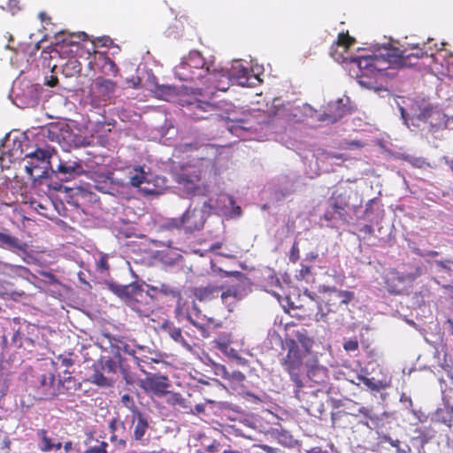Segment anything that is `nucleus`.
Instances as JSON below:
<instances>
[{"label":"nucleus","instance_id":"42","mask_svg":"<svg viewBox=\"0 0 453 453\" xmlns=\"http://www.w3.org/2000/svg\"><path fill=\"white\" fill-rule=\"evenodd\" d=\"M317 308H318V311L315 314V319L317 321H325L327 314L330 311H327V307L326 305L323 306L322 303L319 301H317Z\"/></svg>","mask_w":453,"mask_h":453},{"label":"nucleus","instance_id":"34","mask_svg":"<svg viewBox=\"0 0 453 453\" xmlns=\"http://www.w3.org/2000/svg\"><path fill=\"white\" fill-rule=\"evenodd\" d=\"M147 181V176L142 168H135L134 173L130 176V183L134 187H140Z\"/></svg>","mask_w":453,"mask_h":453},{"label":"nucleus","instance_id":"52","mask_svg":"<svg viewBox=\"0 0 453 453\" xmlns=\"http://www.w3.org/2000/svg\"><path fill=\"white\" fill-rule=\"evenodd\" d=\"M343 348L347 351H355L358 348V343L356 340H349L344 342Z\"/></svg>","mask_w":453,"mask_h":453},{"label":"nucleus","instance_id":"23","mask_svg":"<svg viewBox=\"0 0 453 453\" xmlns=\"http://www.w3.org/2000/svg\"><path fill=\"white\" fill-rule=\"evenodd\" d=\"M189 104L194 111L196 119H206V117L199 114V111L212 112L218 110V107L214 103L203 101L200 99H196L194 102H191Z\"/></svg>","mask_w":453,"mask_h":453},{"label":"nucleus","instance_id":"54","mask_svg":"<svg viewBox=\"0 0 453 453\" xmlns=\"http://www.w3.org/2000/svg\"><path fill=\"white\" fill-rule=\"evenodd\" d=\"M289 258L293 262H296L299 258V249L296 243H294L291 248Z\"/></svg>","mask_w":453,"mask_h":453},{"label":"nucleus","instance_id":"38","mask_svg":"<svg viewBox=\"0 0 453 453\" xmlns=\"http://www.w3.org/2000/svg\"><path fill=\"white\" fill-rule=\"evenodd\" d=\"M159 292L164 294L165 296H169L173 297H178L180 296V292L178 288L171 287L167 284H161L158 288Z\"/></svg>","mask_w":453,"mask_h":453},{"label":"nucleus","instance_id":"48","mask_svg":"<svg viewBox=\"0 0 453 453\" xmlns=\"http://www.w3.org/2000/svg\"><path fill=\"white\" fill-rule=\"evenodd\" d=\"M117 367L116 362L112 359L106 360L103 365V370L107 372H116Z\"/></svg>","mask_w":453,"mask_h":453},{"label":"nucleus","instance_id":"22","mask_svg":"<svg viewBox=\"0 0 453 453\" xmlns=\"http://www.w3.org/2000/svg\"><path fill=\"white\" fill-rule=\"evenodd\" d=\"M185 64L192 70H200L199 73H202L203 76L209 72V67L203 69L205 65V61L198 51H191L188 58H183Z\"/></svg>","mask_w":453,"mask_h":453},{"label":"nucleus","instance_id":"7","mask_svg":"<svg viewBox=\"0 0 453 453\" xmlns=\"http://www.w3.org/2000/svg\"><path fill=\"white\" fill-rule=\"evenodd\" d=\"M222 76H226L229 81L242 87H253L257 81H259L256 75H250V71L239 60H235L231 69Z\"/></svg>","mask_w":453,"mask_h":453},{"label":"nucleus","instance_id":"41","mask_svg":"<svg viewBox=\"0 0 453 453\" xmlns=\"http://www.w3.org/2000/svg\"><path fill=\"white\" fill-rule=\"evenodd\" d=\"M121 403L125 407H127L128 410L132 411L133 415H134L135 412H140L138 408L135 406L133 398L128 394H125L122 395Z\"/></svg>","mask_w":453,"mask_h":453},{"label":"nucleus","instance_id":"1","mask_svg":"<svg viewBox=\"0 0 453 453\" xmlns=\"http://www.w3.org/2000/svg\"><path fill=\"white\" fill-rule=\"evenodd\" d=\"M372 56L366 57H343L341 53L342 62H349L356 66L351 71L356 74L360 86L368 89L380 90L382 87V80L385 70L389 64H403L411 57L422 58L425 52L417 45L409 52L406 49L400 50L391 47L389 44H376Z\"/></svg>","mask_w":453,"mask_h":453},{"label":"nucleus","instance_id":"31","mask_svg":"<svg viewBox=\"0 0 453 453\" xmlns=\"http://www.w3.org/2000/svg\"><path fill=\"white\" fill-rule=\"evenodd\" d=\"M357 378L359 381H362L368 388L374 391H380V389L387 387L386 383H384L382 380H376L374 378H367L363 375H357Z\"/></svg>","mask_w":453,"mask_h":453},{"label":"nucleus","instance_id":"10","mask_svg":"<svg viewBox=\"0 0 453 453\" xmlns=\"http://www.w3.org/2000/svg\"><path fill=\"white\" fill-rule=\"evenodd\" d=\"M83 172L81 165L77 161H59L57 169L51 167L50 177L55 176L62 181H68Z\"/></svg>","mask_w":453,"mask_h":453},{"label":"nucleus","instance_id":"19","mask_svg":"<svg viewBox=\"0 0 453 453\" xmlns=\"http://www.w3.org/2000/svg\"><path fill=\"white\" fill-rule=\"evenodd\" d=\"M162 329L176 342L181 344L187 349L190 350L191 346L185 340L180 328L173 326V323L165 321L162 324Z\"/></svg>","mask_w":453,"mask_h":453},{"label":"nucleus","instance_id":"6","mask_svg":"<svg viewBox=\"0 0 453 453\" xmlns=\"http://www.w3.org/2000/svg\"><path fill=\"white\" fill-rule=\"evenodd\" d=\"M207 216L209 213L203 206L201 210L189 206L181 216L182 229L189 234L200 231L204 226Z\"/></svg>","mask_w":453,"mask_h":453},{"label":"nucleus","instance_id":"63","mask_svg":"<svg viewBox=\"0 0 453 453\" xmlns=\"http://www.w3.org/2000/svg\"><path fill=\"white\" fill-rule=\"evenodd\" d=\"M188 319L189 320V322L194 325L195 326L198 327V328H201V326L193 319L192 317V313L191 312H188Z\"/></svg>","mask_w":453,"mask_h":453},{"label":"nucleus","instance_id":"40","mask_svg":"<svg viewBox=\"0 0 453 453\" xmlns=\"http://www.w3.org/2000/svg\"><path fill=\"white\" fill-rule=\"evenodd\" d=\"M38 434L42 438V441H41V443H40V446H39L41 450H42V451H50V450H51L52 449V445H51L52 442H51V440L47 437L46 431L41 430V431H39Z\"/></svg>","mask_w":453,"mask_h":453},{"label":"nucleus","instance_id":"17","mask_svg":"<svg viewBox=\"0 0 453 453\" xmlns=\"http://www.w3.org/2000/svg\"><path fill=\"white\" fill-rule=\"evenodd\" d=\"M134 421H136V425L134 430V438L135 441H141L149 428V419L145 414L140 411L133 415L132 423Z\"/></svg>","mask_w":453,"mask_h":453},{"label":"nucleus","instance_id":"3","mask_svg":"<svg viewBox=\"0 0 453 453\" xmlns=\"http://www.w3.org/2000/svg\"><path fill=\"white\" fill-rule=\"evenodd\" d=\"M288 348V354L283 360L284 369L289 374L290 380L294 382L296 389L294 391L295 396L301 399V389L303 388V382L301 377V370L303 366V351L297 345L296 341L291 340L287 342Z\"/></svg>","mask_w":453,"mask_h":453},{"label":"nucleus","instance_id":"61","mask_svg":"<svg viewBox=\"0 0 453 453\" xmlns=\"http://www.w3.org/2000/svg\"><path fill=\"white\" fill-rule=\"evenodd\" d=\"M417 254L420 255V256H431V257H435L438 255V252L437 251H434V250H430V251H423V252H420L419 250L417 251Z\"/></svg>","mask_w":453,"mask_h":453},{"label":"nucleus","instance_id":"46","mask_svg":"<svg viewBox=\"0 0 453 453\" xmlns=\"http://www.w3.org/2000/svg\"><path fill=\"white\" fill-rule=\"evenodd\" d=\"M164 226L167 229H171V228H177V229L181 228L182 229V219H181V217L170 219L169 220H167L165 223Z\"/></svg>","mask_w":453,"mask_h":453},{"label":"nucleus","instance_id":"15","mask_svg":"<svg viewBox=\"0 0 453 453\" xmlns=\"http://www.w3.org/2000/svg\"><path fill=\"white\" fill-rule=\"evenodd\" d=\"M108 288L116 296L122 299H130L140 289L135 283L127 285H119L117 283H108Z\"/></svg>","mask_w":453,"mask_h":453},{"label":"nucleus","instance_id":"21","mask_svg":"<svg viewBox=\"0 0 453 453\" xmlns=\"http://www.w3.org/2000/svg\"><path fill=\"white\" fill-rule=\"evenodd\" d=\"M175 76L180 81H195L203 77L202 73H196V72L190 69L185 61H182L174 68Z\"/></svg>","mask_w":453,"mask_h":453},{"label":"nucleus","instance_id":"18","mask_svg":"<svg viewBox=\"0 0 453 453\" xmlns=\"http://www.w3.org/2000/svg\"><path fill=\"white\" fill-rule=\"evenodd\" d=\"M421 273H422V272H421V269H419V268H417L416 272L413 273H407V274L402 273L401 274L399 273H392L391 278L388 279V286L390 288V292L399 293L401 291V288H399L398 285L395 284V286H390L389 282L391 280L392 281L397 280L401 284L405 283L407 281L411 282L413 280H415L416 278H418V276H420Z\"/></svg>","mask_w":453,"mask_h":453},{"label":"nucleus","instance_id":"62","mask_svg":"<svg viewBox=\"0 0 453 453\" xmlns=\"http://www.w3.org/2000/svg\"><path fill=\"white\" fill-rule=\"evenodd\" d=\"M318 256H319L318 253L310 252L306 255L305 260L313 261V260L317 259Z\"/></svg>","mask_w":453,"mask_h":453},{"label":"nucleus","instance_id":"59","mask_svg":"<svg viewBox=\"0 0 453 453\" xmlns=\"http://www.w3.org/2000/svg\"><path fill=\"white\" fill-rule=\"evenodd\" d=\"M401 403H406V408H411L412 406V401L411 398L405 394H403L400 398Z\"/></svg>","mask_w":453,"mask_h":453},{"label":"nucleus","instance_id":"27","mask_svg":"<svg viewBox=\"0 0 453 453\" xmlns=\"http://www.w3.org/2000/svg\"><path fill=\"white\" fill-rule=\"evenodd\" d=\"M220 297L223 303L228 308V311H232L235 303L241 300L239 292L234 287H231L226 291L221 292Z\"/></svg>","mask_w":453,"mask_h":453},{"label":"nucleus","instance_id":"55","mask_svg":"<svg viewBox=\"0 0 453 453\" xmlns=\"http://www.w3.org/2000/svg\"><path fill=\"white\" fill-rule=\"evenodd\" d=\"M98 269L101 271H106L108 269L107 257L102 256L96 263Z\"/></svg>","mask_w":453,"mask_h":453},{"label":"nucleus","instance_id":"36","mask_svg":"<svg viewBox=\"0 0 453 453\" xmlns=\"http://www.w3.org/2000/svg\"><path fill=\"white\" fill-rule=\"evenodd\" d=\"M296 338L297 342H296L297 343V345L299 346L300 344L303 351L309 352L311 348L312 347L313 341L305 333L302 332L297 333Z\"/></svg>","mask_w":453,"mask_h":453},{"label":"nucleus","instance_id":"39","mask_svg":"<svg viewBox=\"0 0 453 453\" xmlns=\"http://www.w3.org/2000/svg\"><path fill=\"white\" fill-rule=\"evenodd\" d=\"M158 91L160 96L166 101H170L176 94V88L171 86H162Z\"/></svg>","mask_w":453,"mask_h":453},{"label":"nucleus","instance_id":"11","mask_svg":"<svg viewBox=\"0 0 453 453\" xmlns=\"http://www.w3.org/2000/svg\"><path fill=\"white\" fill-rule=\"evenodd\" d=\"M203 208L210 214H226L234 207V200L227 195H219L216 198H210L203 202Z\"/></svg>","mask_w":453,"mask_h":453},{"label":"nucleus","instance_id":"45","mask_svg":"<svg viewBox=\"0 0 453 453\" xmlns=\"http://www.w3.org/2000/svg\"><path fill=\"white\" fill-rule=\"evenodd\" d=\"M353 39L349 35L344 34H340L338 36V46L343 49V51H346V49L352 43Z\"/></svg>","mask_w":453,"mask_h":453},{"label":"nucleus","instance_id":"12","mask_svg":"<svg viewBox=\"0 0 453 453\" xmlns=\"http://www.w3.org/2000/svg\"><path fill=\"white\" fill-rule=\"evenodd\" d=\"M346 111L347 105L344 104L343 99L338 98L327 104L325 112L319 116V120L336 122L342 118Z\"/></svg>","mask_w":453,"mask_h":453},{"label":"nucleus","instance_id":"58","mask_svg":"<svg viewBox=\"0 0 453 453\" xmlns=\"http://www.w3.org/2000/svg\"><path fill=\"white\" fill-rule=\"evenodd\" d=\"M311 273V267L305 265H302V268L299 272V275L302 279H304L306 275Z\"/></svg>","mask_w":453,"mask_h":453},{"label":"nucleus","instance_id":"47","mask_svg":"<svg viewBox=\"0 0 453 453\" xmlns=\"http://www.w3.org/2000/svg\"><path fill=\"white\" fill-rule=\"evenodd\" d=\"M219 349L230 357L236 358L238 356L237 351L226 343H220Z\"/></svg>","mask_w":453,"mask_h":453},{"label":"nucleus","instance_id":"16","mask_svg":"<svg viewBox=\"0 0 453 453\" xmlns=\"http://www.w3.org/2000/svg\"><path fill=\"white\" fill-rule=\"evenodd\" d=\"M167 387V378L165 376L153 375L146 378L142 382V388L145 390L153 391L155 393L163 392Z\"/></svg>","mask_w":453,"mask_h":453},{"label":"nucleus","instance_id":"26","mask_svg":"<svg viewBox=\"0 0 453 453\" xmlns=\"http://www.w3.org/2000/svg\"><path fill=\"white\" fill-rule=\"evenodd\" d=\"M111 347L115 349L113 350L115 355L119 357L120 352L127 353L130 356L134 357L135 350L124 341L115 338V337H108Z\"/></svg>","mask_w":453,"mask_h":453},{"label":"nucleus","instance_id":"56","mask_svg":"<svg viewBox=\"0 0 453 453\" xmlns=\"http://www.w3.org/2000/svg\"><path fill=\"white\" fill-rule=\"evenodd\" d=\"M257 447L260 448L261 449H263L266 453H277L279 451V449L271 447V446L266 445V444H258V445H257Z\"/></svg>","mask_w":453,"mask_h":453},{"label":"nucleus","instance_id":"57","mask_svg":"<svg viewBox=\"0 0 453 453\" xmlns=\"http://www.w3.org/2000/svg\"><path fill=\"white\" fill-rule=\"evenodd\" d=\"M228 378H232L237 381H242L245 379V376L242 372L235 371L233 372L232 374L228 376Z\"/></svg>","mask_w":453,"mask_h":453},{"label":"nucleus","instance_id":"30","mask_svg":"<svg viewBox=\"0 0 453 453\" xmlns=\"http://www.w3.org/2000/svg\"><path fill=\"white\" fill-rule=\"evenodd\" d=\"M81 71V63L74 58L69 59L64 65H63V73L65 77H73L76 74L80 73Z\"/></svg>","mask_w":453,"mask_h":453},{"label":"nucleus","instance_id":"64","mask_svg":"<svg viewBox=\"0 0 453 453\" xmlns=\"http://www.w3.org/2000/svg\"><path fill=\"white\" fill-rule=\"evenodd\" d=\"M307 453H326V452L323 451L320 448H312Z\"/></svg>","mask_w":453,"mask_h":453},{"label":"nucleus","instance_id":"37","mask_svg":"<svg viewBox=\"0 0 453 453\" xmlns=\"http://www.w3.org/2000/svg\"><path fill=\"white\" fill-rule=\"evenodd\" d=\"M384 441L395 448L397 453L411 452V447L409 445L405 444L403 447H401L400 441L398 440H393L390 436H385Z\"/></svg>","mask_w":453,"mask_h":453},{"label":"nucleus","instance_id":"33","mask_svg":"<svg viewBox=\"0 0 453 453\" xmlns=\"http://www.w3.org/2000/svg\"><path fill=\"white\" fill-rule=\"evenodd\" d=\"M109 429L111 434H118L124 436L127 434L126 425L123 421L114 418L109 423Z\"/></svg>","mask_w":453,"mask_h":453},{"label":"nucleus","instance_id":"14","mask_svg":"<svg viewBox=\"0 0 453 453\" xmlns=\"http://www.w3.org/2000/svg\"><path fill=\"white\" fill-rule=\"evenodd\" d=\"M0 247L12 252H26L27 245L17 237L0 232Z\"/></svg>","mask_w":453,"mask_h":453},{"label":"nucleus","instance_id":"53","mask_svg":"<svg viewBox=\"0 0 453 453\" xmlns=\"http://www.w3.org/2000/svg\"><path fill=\"white\" fill-rule=\"evenodd\" d=\"M216 374L220 375L222 378H228L229 373L226 371V368L221 365H215Z\"/></svg>","mask_w":453,"mask_h":453},{"label":"nucleus","instance_id":"35","mask_svg":"<svg viewBox=\"0 0 453 453\" xmlns=\"http://www.w3.org/2000/svg\"><path fill=\"white\" fill-rule=\"evenodd\" d=\"M39 382L43 390L48 391L54 386L55 375L52 372L41 374L39 377Z\"/></svg>","mask_w":453,"mask_h":453},{"label":"nucleus","instance_id":"9","mask_svg":"<svg viewBox=\"0 0 453 453\" xmlns=\"http://www.w3.org/2000/svg\"><path fill=\"white\" fill-rule=\"evenodd\" d=\"M321 289L325 293H328V297L326 301L327 311L336 312L338 307L342 304H348L353 298L354 293L347 290H338L336 288L322 286Z\"/></svg>","mask_w":453,"mask_h":453},{"label":"nucleus","instance_id":"44","mask_svg":"<svg viewBox=\"0 0 453 453\" xmlns=\"http://www.w3.org/2000/svg\"><path fill=\"white\" fill-rule=\"evenodd\" d=\"M316 156L318 157H322V158H326V159H342V154L328 152L324 150H318Z\"/></svg>","mask_w":453,"mask_h":453},{"label":"nucleus","instance_id":"29","mask_svg":"<svg viewBox=\"0 0 453 453\" xmlns=\"http://www.w3.org/2000/svg\"><path fill=\"white\" fill-rule=\"evenodd\" d=\"M448 117L446 114L434 109L432 117L428 120V124L432 128H441L447 126Z\"/></svg>","mask_w":453,"mask_h":453},{"label":"nucleus","instance_id":"49","mask_svg":"<svg viewBox=\"0 0 453 453\" xmlns=\"http://www.w3.org/2000/svg\"><path fill=\"white\" fill-rule=\"evenodd\" d=\"M107 443L102 441L99 446L91 447L87 449L86 453H107L106 451Z\"/></svg>","mask_w":453,"mask_h":453},{"label":"nucleus","instance_id":"5","mask_svg":"<svg viewBox=\"0 0 453 453\" xmlns=\"http://www.w3.org/2000/svg\"><path fill=\"white\" fill-rule=\"evenodd\" d=\"M395 102L397 104L399 111L401 113V117L406 126H408L409 116L411 115L412 119H417L423 121L425 123H428L429 119L432 117V114L434 111V107H433L429 103L425 100H417L414 101L411 107V112H406L404 107L399 104L396 99Z\"/></svg>","mask_w":453,"mask_h":453},{"label":"nucleus","instance_id":"50","mask_svg":"<svg viewBox=\"0 0 453 453\" xmlns=\"http://www.w3.org/2000/svg\"><path fill=\"white\" fill-rule=\"evenodd\" d=\"M93 381L98 386H107L108 380L102 373H95Z\"/></svg>","mask_w":453,"mask_h":453},{"label":"nucleus","instance_id":"13","mask_svg":"<svg viewBox=\"0 0 453 453\" xmlns=\"http://www.w3.org/2000/svg\"><path fill=\"white\" fill-rule=\"evenodd\" d=\"M307 377L315 384L324 385L329 380L328 370L319 365L307 364Z\"/></svg>","mask_w":453,"mask_h":453},{"label":"nucleus","instance_id":"4","mask_svg":"<svg viewBox=\"0 0 453 453\" xmlns=\"http://www.w3.org/2000/svg\"><path fill=\"white\" fill-rule=\"evenodd\" d=\"M41 87L30 81L19 79L14 81L11 96L13 103L20 108L35 107L39 103Z\"/></svg>","mask_w":453,"mask_h":453},{"label":"nucleus","instance_id":"28","mask_svg":"<svg viewBox=\"0 0 453 453\" xmlns=\"http://www.w3.org/2000/svg\"><path fill=\"white\" fill-rule=\"evenodd\" d=\"M251 126L248 125V122H246L243 119H237L235 121H231V123L228 124L227 129L230 133L234 134L237 137L245 138V134L249 132L251 129Z\"/></svg>","mask_w":453,"mask_h":453},{"label":"nucleus","instance_id":"32","mask_svg":"<svg viewBox=\"0 0 453 453\" xmlns=\"http://www.w3.org/2000/svg\"><path fill=\"white\" fill-rule=\"evenodd\" d=\"M296 191L295 182L293 180H288V178H283L280 187V192L281 194V198H285L289 195L293 194Z\"/></svg>","mask_w":453,"mask_h":453},{"label":"nucleus","instance_id":"8","mask_svg":"<svg viewBox=\"0 0 453 453\" xmlns=\"http://www.w3.org/2000/svg\"><path fill=\"white\" fill-rule=\"evenodd\" d=\"M42 135L51 142L59 144H69L73 142L71 127L65 123H52L42 129Z\"/></svg>","mask_w":453,"mask_h":453},{"label":"nucleus","instance_id":"20","mask_svg":"<svg viewBox=\"0 0 453 453\" xmlns=\"http://www.w3.org/2000/svg\"><path fill=\"white\" fill-rule=\"evenodd\" d=\"M220 294V288L208 285L205 287H199L195 288L194 295L196 299L201 302H208L216 298Z\"/></svg>","mask_w":453,"mask_h":453},{"label":"nucleus","instance_id":"25","mask_svg":"<svg viewBox=\"0 0 453 453\" xmlns=\"http://www.w3.org/2000/svg\"><path fill=\"white\" fill-rule=\"evenodd\" d=\"M98 93L104 100L109 99L115 91L116 84L109 79L97 80L96 83Z\"/></svg>","mask_w":453,"mask_h":453},{"label":"nucleus","instance_id":"2","mask_svg":"<svg viewBox=\"0 0 453 453\" xmlns=\"http://www.w3.org/2000/svg\"><path fill=\"white\" fill-rule=\"evenodd\" d=\"M54 154L55 150L49 147L46 149L38 148L27 154L22 159L26 173L34 180L50 178L52 167L50 160Z\"/></svg>","mask_w":453,"mask_h":453},{"label":"nucleus","instance_id":"24","mask_svg":"<svg viewBox=\"0 0 453 453\" xmlns=\"http://www.w3.org/2000/svg\"><path fill=\"white\" fill-rule=\"evenodd\" d=\"M434 418L436 421L445 424L450 427L452 426L451 422L453 420V406L444 404L443 407L437 409Z\"/></svg>","mask_w":453,"mask_h":453},{"label":"nucleus","instance_id":"60","mask_svg":"<svg viewBox=\"0 0 453 453\" xmlns=\"http://www.w3.org/2000/svg\"><path fill=\"white\" fill-rule=\"evenodd\" d=\"M219 444L217 443L216 441H213L211 445L207 446L206 449L208 452H217L218 451V448H219Z\"/></svg>","mask_w":453,"mask_h":453},{"label":"nucleus","instance_id":"43","mask_svg":"<svg viewBox=\"0 0 453 453\" xmlns=\"http://www.w3.org/2000/svg\"><path fill=\"white\" fill-rule=\"evenodd\" d=\"M453 260H436L434 262V265L437 267H439L441 270H443L447 272L449 275H451V271L453 270L452 267Z\"/></svg>","mask_w":453,"mask_h":453},{"label":"nucleus","instance_id":"51","mask_svg":"<svg viewBox=\"0 0 453 453\" xmlns=\"http://www.w3.org/2000/svg\"><path fill=\"white\" fill-rule=\"evenodd\" d=\"M358 413L362 414L365 418H369L371 420H376L377 417L372 414L371 409L366 407H361L358 409Z\"/></svg>","mask_w":453,"mask_h":453}]
</instances>
